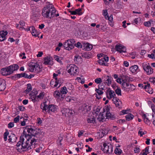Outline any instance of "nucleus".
I'll return each instance as SVG.
<instances>
[{
  "label": "nucleus",
  "instance_id": "obj_1",
  "mask_svg": "<svg viewBox=\"0 0 155 155\" xmlns=\"http://www.w3.org/2000/svg\"><path fill=\"white\" fill-rule=\"evenodd\" d=\"M25 131L23 132V135L20 137L19 141L18 142L16 149L19 152L28 151L35 147V139L34 138H28Z\"/></svg>",
  "mask_w": 155,
  "mask_h": 155
},
{
  "label": "nucleus",
  "instance_id": "obj_2",
  "mask_svg": "<svg viewBox=\"0 0 155 155\" xmlns=\"http://www.w3.org/2000/svg\"><path fill=\"white\" fill-rule=\"evenodd\" d=\"M56 10L52 4L47 3V6L43 8L42 15L44 18L51 19L55 16Z\"/></svg>",
  "mask_w": 155,
  "mask_h": 155
},
{
  "label": "nucleus",
  "instance_id": "obj_3",
  "mask_svg": "<svg viewBox=\"0 0 155 155\" xmlns=\"http://www.w3.org/2000/svg\"><path fill=\"white\" fill-rule=\"evenodd\" d=\"M75 45L78 48H81L82 47V45L79 42H78L75 44V41L74 39H71V40H68L63 44V46L64 49L68 50H70L72 49Z\"/></svg>",
  "mask_w": 155,
  "mask_h": 155
},
{
  "label": "nucleus",
  "instance_id": "obj_4",
  "mask_svg": "<svg viewBox=\"0 0 155 155\" xmlns=\"http://www.w3.org/2000/svg\"><path fill=\"white\" fill-rule=\"evenodd\" d=\"M18 65L15 64L6 68H2L1 70L5 72V74L7 75H10L14 71L18 70Z\"/></svg>",
  "mask_w": 155,
  "mask_h": 155
},
{
  "label": "nucleus",
  "instance_id": "obj_5",
  "mask_svg": "<svg viewBox=\"0 0 155 155\" xmlns=\"http://www.w3.org/2000/svg\"><path fill=\"white\" fill-rule=\"evenodd\" d=\"M67 70L68 73L71 75H76L78 73V68L74 64L68 65Z\"/></svg>",
  "mask_w": 155,
  "mask_h": 155
},
{
  "label": "nucleus",
  "instance_id": "obj_6",
  "mask_svg": "<svg viewBox=\"0 0 155 155\" xmlns=\"http://www.w3.org/2000/svg\"><path fill=\"white\" fill-rule=\"evenodd\" d=\"M29 70L31 72L34 71L37 73L40 71V68L37 63L30 62L28 64Z\"/></svg>",
  "mask_w": 155,
  "mask_h": 155
},
{
  "label": "nucleus",
  "instance_id": "obj_7",
  "mask_svg": "<svg viewBox=\"0 0 155 155\" xmlns=\"http://www.w3.org/2000/svg\"><path fill=\"white\" fill-rule=\"evenodd\" d=\"M91 107V106L89 104H84L79 107V109L80 113L84 114L89 111Z\"/></svg>",
  "mask_w": 155,
  "mask_h": 155
},
{
  "label": "nucleus",
  "instance_id": "obj_8",
  "mask_svg": "<svg viewBox=\"0 0 155 155\" xmlns=\"http://www.w3.org/2000/svg\"><path fill=\"white\" fill-rule=\"evenodd\" d=\"M123 81L122 85L124 90L128 91L130 89L134 90L135 89V86L133 84H130L128 82H125L124 80H123Z\"/></svg>",
  "mask_w": 155,
  "mask_h": 155
},
{
  "label": "nucleus",
  "instance_id": "obj_9",
  "mask_svg": "<svg viewBox=\"0 0 155 155\" xmlns=\"http://www.w3.org/2000/svg\"><path fill=\"white\" fill-rule=\"evenodd\" d=\"M41 134V132L39 130H37V129H34L32 133L31 134H28L27 136L28 138H34L35 139V142H37V140H38L37 137H36L37 135H40Z\"/></svg>",
  "mask_w": 155,
  "mask_h": 155
},
{
  "label": "nucleus",
  "instance_id": "obj_10",
  "mask_svg": "<svg viewBox=\"0 0 155 155\" xmlns=\"http://www.w3.org/2000/svg\"><path fill=\"white\" fill-rule=\"evenodd\" d=\"M52 59V57L50 56H46L44 58V64L45 65H52L53 64Z\"/></svg>",
  "mask_w": 155,
  "mask_h": 155
},
{
  "label": "nucleus",
  "instance_id": "obj_11",
  "mask_svg": "<svg viewBox=\"0 0 155 155\" xmlns=\"http://www.w3.org/2000/svg\"><path fill=\"white\" fill-rule=\"evenodd\" d=\"M115 48L117 51L120 53L122 52H125L126 51L125 47L121 44L116 45L115 46Z\"/></svg>",
  "mask_w": 155,
  "mask_h": 155
},
{
  "label": "nucleus",
  "instance_id": "obj_12",
  "mask_svg": "<svg viewBox=\"0 0 155 155\" xmlns=\"http://www.w3.org/2000/svg\"><path fill=\"white\" fill-rule=\"evenodd\" d=\"M49 107V105H47L46 102H44L43 104L41 105V108L43 110V112L45 114L48 112V113Z\"/></svg>",
  "mask_w": 155,
  "mask_h": 155
},
{
  "label": "nucleus",
  "instance_id": "obj_13",
  "mask_svg": "<svg viewBox=\"0 0 155 155\" xmlns=\"http://www.w3.org/2000/svg\"><path fill=\"white\" fill-rule=\"evenodd\" d=\"M5 88V81L3 79L0 78V91H4Z\"/></svg>",
  "mask_w": 155,
  "mask_h": 155
},
{
  "label": "nucleus",
  "instance_id": "obj_14",
  "mask_svg": "<svg viewBox=\"0 0 155 155\" xmlns=\"http://www.w3.org/2000/svg\"><path fill=\"white\" fill-rule=\"evenodd\" d=\"M8 34V32L4 31H0V41H2L5 39V36Z\"/></svg>",
  "mask_w": 155,
  "mask_h": 155
},
{
  "label": "nucleus",
  "instance_id": "obj_15",
  "mask_svg": "<svg viewBox=\"0 0 155 155\" xmlns=\"http://www.w3.org/2000/svg\"><path fill=\"white\" fill-rule=\"evenodd\" d=\"M105 78L103 82L105 84L109 85L110 84H111V79L112 78L110 76H107L106 77H104Z\"/></svg>",
  "mask_w": 155,
  "mask_h": 155
},
{
  "label": "nucleus",
  "instance_id": "obj_16",
  "mask_svg": "<svg viewBox=\"0 0 155 155\" xmlns=\"http://www.w3.org/2000/svg\"><path fill=\"white\" fill-rule=\"evenodd\" d=\"M8 137L9 139L8 140L9 142L13 143L16 141L17 137L14 134H11L8 136Z\"/></svg>",
  "mask_w": 155,
  "mask_h": 155
},
{
  "label": "nucleus",
  "instance_id": "obj_17",
  "mask_svg": "<svg viewBox=\"0 0 155 155\" xmlns=\"http://www.w3.org/2000/svg\"><path fill=\"white\" fill-rule=\"evenodd\" d=\"M27 77V74H26L25 73H22L19 74H17L15 75L14 76L12 77V78L13 79L16 78V77L17 78H20L21 77H24L25 78H26Z\"/></svg>",
  "mask_w": 155,
  "mask_h": 155
},
{
  "label": "nucleus",
  "instance_id": "obj_18",
  "mask_svg": "<svg viewBox=\"0 0 155 155\" xmlns=\"http://www.w3.org/2000/svg\"><path fill=\"white\" fill-rule=\"evenodd\" d=\"M55 80L56 81L57 84H56L54 85V87H57L58 86V87H59L62 83H63V80L62 78H59L58 79V78H57V79H56Z\"/></svg>",
  "mask_w": 155,
  "mask_h": 155
},
{
  "label": "nucleus",
  "instance_id": "obj_19",
  "mask_svg": "<svg viewBox=\"0 0 155 155\" xmlns=\"http://www.w3.org/2000/svg\"><path fill=\"white\" fill-rule=\"evenodd\" d=\"M48 113H51V112H55L57 110V108L55 106L52 104L49 105Z\"/></svg>",
  "mask_w": 155,
  "mask_h": 155
},
{
  "label": "nucleus",
  "instance_id": "obj_20",
  "mask_svg": "<svg viewBox=\"0 0 155 155\" xmlns=\"http://www.w3.org/2000/svg\"><path fill=\"white\" fill-rule=\"evenodd\" d=\"M130 70L133 73H135L138 71V67L137 65H135L130 67Z\"/></svg>",
  "mask_w": 155,
  "mask_h": 155
},
{
  "label": "nucleus",
  "instance_id": "obj_21",
  "mask_svg": "<svg viewBox=\"0 0 155 155\" xmlns=\"http://www.w3.org/2000/svg\"><path fill=\"white\" fill-rule=\"evenodd\" d=\"M54 58L55 60L57 62L61 64H62V61L64 60V58L62 57L54 55Z\"/></svg>",
  "mask_w": 155,
  "mask_h": 155
},
{
  "label": "nucleus",
  "instance_id": "obj_22",
  "mask_svg": "<svg viewBox=\"0 0 155 155\" xmlns=\"http://www.w3.org/2000/svg\"><path fill=\"white\" fill-rule=\"evenodd\" d=\"M64 113L68 114V115H73L74 114V111L68 108H65L64 109Z\"/></svg>",
  "mask_w": 155,
  "mask_h": 155
},
{
  "label": "nucleus",
  "instance_id": "obj_23",
  "mask_svg": "<svg viewBox=\"0 0 155 155\" xmlns=\"http://www.w3.org/2000/svg\"><path fill=\"white\" fill-rule=\"evenodd\" d=\"M108 94L109 96H108L107 94V98L109 99H111L113 97L116 95L114 92L111 90H110L109 91Z\"/></svg>",
  "mask_w": 155,
  "mask_h": 155
},
{
  "label": "nucleus",
  "instance_id": "obj_24",
  "mask_svg": "<svg viewBox=\"0 0 155 155\" xmlns=\"http://www.w3.org/2000/svg\"><path fill=\"white\" fill-rule=\"evenodd\" d=\"M148 74H150L153 72V69L151 68L150 66H149L146 69L145 71Z\"/></svg>",
  "mask_w": 155,
  "mask_h": 155
},
{
  "label": "nucleus",
  "instance_id": "obj_25",
  "mask_svg": "<svg viewBox=\"0 0 155 155\" xmlns=\"http://www.w3.org/2000/svg\"><path fill=\"white\" fill-rule=\"evenodd\" d=\"M104 148L103 149V151L104 152L107 153L109 151V146H108L106 143L103 144Z\"/></svg>",
  "mask_w": 155,
  "mask_h": 155
},
{
  "label": "nucleus",
  "instance_id": "obj_26",
  "mask_svg": "<svg viewBox=\"0 0 155 155\" xmlns=\"http://www.w3.org/2000/svg\"><path fill=\"white\" fill-rule=\"evenodd\" d=\"M61 96V98H64V97H62V95L60 92L58 91H54V96L55 97H60V96Z\"/></svg>",
  "mask_w": 155,
  "mask_h": 155
},
{
  "label": "nucleus",
  "instance_id": "obj_27",
  "mask_svg": "<svg viewBox=\"0 0 155 155\" xmlns=\"http://www.w3.org/2000/svg\"><path fill=\"white\" fill-rule=\"evenodd\" d=\"M126 120H130L132 119L134 117V116L131 113H129L126 116Z\"/></svg>",
  "mask_w": 155,
  "mask_h": 155
},
{
  "label": "nucleus",
  "instance_id": "obj_28",
  "mask_svg": "<svg viewBox=\"0 0 155 155\" xmlns=\"http://www.w3.org/2000/svg\"><path fill=\"white\" fill-rule=\"evenodd\" d=\"M100 85H98V89L96 88L95 89V91L97 92L98 94L99 95H101L103 93V92L101 90H100L99 89H101L102 90H103V87H101V88L100 87Z\"/></svg>",
  "mask_w": 155,
  "mask_h": 155
},
{
  "label": "nucleus",
  "instance_id": "obj_29",
  "mask_svg": "<svg viewBox=\"0 0 155 155\" xmlns=\"http://www.w3.org/2000/svg\"><path fill=\"white\" fill-rule=\"evenodd\" d=\"M87 121L88 123H94L95 122V118L94 117L88 118L87 119Z\"/></svg>",
  "mask_w": 155,
  "mask_h": 155
},
{
  "label": "nucleus",
  "instance_id": "obj_30",
  "mask_svg": "<svg viewBox=\"0 0 155 155\" xmlns=\"http://www.w3.org/2000/svg\"><path fill=\"white\" fill-rule=\"evenodd\" d=\"M98 62L100 65L108 66L107 64L104 63V59H103V58H102L101 59H99L98 61Z\"/></svg>",
  "mask_w": 155,
  "mask_h": 155
},
{
  "label": "nucleus",
  "instance_id": "obj_31",
  "mask_svg": "<svg viewBox=\"0 0 155 155\" xmlns=\"http://www.w3.org/2000/svg\"><path fill=\"white\" fill-rule=\"evenodd\" d=\"M31 90L32 87L31 86V84H27V88L25 90L26 93H28Z\"/></svg>",
  "mask_w": 155,
  "mask_h": 155
},
{
  "label": "nucleus",
  "instance_id": "obj_32",
  "mask_svg": "<svg viewBox=\"0 0 155 155\" xmlns=\"http://www.w3.org/2000/svg\"><path fill=\"white\" fill-rule=\"evenodd\" d=\"M67 90L66 87H64L61 88V90L60 93L61 94H65L67 93Z\"/></svg>",
  "mask_w": 155,
  "mask_h": 155
},
{
  "label": "nucleus",
  "instance_id": "obj_33",
  "mask_svg": "<svg viewBox=\"0 0 155 155\" xmlns=\"http://www.w3.org/2000/svg\"><path fill=\"white\" fill-rule=\"evenodd\" d=\"M148 147H146L144 150H143L145 151L144 152H143V153H141L140 155H147L149 153L148 152L149 150Z\"/></svg>",
  "mask_w": 155,
  "mask_h": 155
},
{
  "label": "nucleus",
  "instance_id": "obj_34",
  "mask_svg": "<svg viewBox=\"0 0 155 155\" xmlns=\"http://www.w3.org/2000/svg\"><path fill=\"white\" fill-rule=\"evenodd\" d=\"M114 152L116 154L120 155L122 152V150L120 149L116 148Z\"/></svg>",
  "mask_w": 155,
  "mask_h": 155
},
{
  "label": "nucleus",
  "instance_id": "obj_35",
  "mask_svg": "<svg viewBox=\"0 0 155 155\" xmlns=\"http://www.w3.org/2000/svg\"><path fill=\"white\" fill-rule=\"evenodd\" d=\"M115 91L116 93L118 96L121 95V90L118 87H117L116 89L115 90Z\"/></svg>",
  "mask_w": 155,
  "mask_h": 155
},
{
  "label": "nucleus",
  "instance_id": "obj_36",
  "mask_svg": "<svg viewBox=\"0 0 155 155\" xmlns=\"http://www.w3.org/2000/svg\"><path fill=\"white\" fill-rule=\"evenodd\" d=\"M31 33L32 35L35 37L38 36V33L37 32L36 30L35 29V28L34 27V29H32V31H31Z\"/></svg>",
  "mask_w": 155,
  "mask_h": 155
},
{
  "label": "nucleus",
  "instance_id": "obj_37",
  "mask_svg": "<svg viewBox=\"0 0 155 155\" xmlns=\"http://www.w3.org/2000/svg\"><path fill=\"white\" fill-rule=\"evenodd\" d=\"M82 9L81 8H79L77 9H76L75 10V12L77 13V14L79 15H82L83 14L81 12Z\"/></svg>",
  "mask_w": 155,
  "mask_h": 155
},
{
  "label": "nucleus",
  "instance_id": "obj_38",
  "mask_svg": "<svg viewBox=\"0 0 155 155\" xmlns=\"http://www.w3.org/2000/svg\"><path fill=\"white\" fill-rule=\"evenodd\" d=\"M106 117L107 118H114L113 115H112L111 113L109 112L108 111H107L106 113Z\"/></svg>",
  "mask_w": 155,
  "mask_h": 155
},
{
  "label": "nucleus",
  "instance_id": "obj_39",
  "mask_svg": "<svg viewBox=\"0 0 155 155\" xmlns=\"http://www.w3.org/2000/svg\"><path fill=\"white\" fill-rule=\"evenodd\" d=\"M90 54H89L88 53H84L82 55V57L85 58H89L90 57Z\"/></svg>",
  "mask_w": 155,
  "mask_h": 155
},
{
  "label": "nucleus",
  "instance_id": "obj_40",
  "mask_svg": "<svg viewBox=\"0 0 155 155\" xmlns=\"http://www.w3.org/2000/svg\"><path fill=\"white\" fill-rule=\"evenodd\" d=\"M92 46L89 44H87L85 47L86 50L88 51L90 50L92 48Z\"/></svg>",
  "mask_w": 155,
  "mask_h": 155
},
{
  "label": "nucleus",
  "instance_id": "obj_41",
  "mask_svg": "<svg viewBox=\"0 0 155 155\" xmlns=\"http://www.w3.org/2000/svg\"><path fill=\"white\" fill-rule=\"evenodd\" d=\"M56 84H57L56 81L55 80V81H54L52 80L51 81L50 85V86L53 87H54V86Z\"/></svg>",
  "mask_w": 155,
  "mask_h": 155
},
{
  "label": "nucleus",
  "instance_id": "obj_42",
  "mask_svg": "<svg viewBox=\"0 0 155 155\" xmlns=\"http://www.w3.org/2000/svg\"><path fill=\"white\" fill-rule=\"evenodd\" d=\"M94 81L97 84H100L102 82L101 79L100 78H97Z\"/></svg>",
  "mask_w": 155,
  "mask_h": 155
},
{
  "label": "nucleus",
  "instance_id": "obj_43",
  "mask_svg": "<svg viewBox=\"0 0 155 155\" xmlns=\"http://www.w3.org/2000/svg\"><path fill=\"white\" fill-rule=\"evenodd\" d=\"M9 134L8 132V131L5 132L4 134V138L5 141H6L7 140V137Z\"/></svg>",
  "mask_w": 155,
  "mask_h": 155
},
{
  "label": "nucleus",
  "instance_id": "obj_44",
  "mask_svg": "<svg viewBox=\"0 0 155 155\" xmlns=\"http://www.w3.org/2000/svg\"><path fill=\"white\" fill-rule=\"evenodd\" d=\"M144 25L145 26L149 27L151 26V23L150 21L144 22Z\"/></svg>",
  "mask_w": 155,
  "mask_h": 155
},
{
  "label": "nucleus",
  "instance_id": "obj_45",
  "mask_svg": "<svg viewBox=\"0 0 155 155\" xmlns=\"http://www.w3.org/2000/svg\"><path fill=\"white\" fill-rule=\"evenodd\" d=\"M103 15L105 17V18L108 15L107 10L105 9L103 10Z\"/></svg>",
  "mask_w": 155,
  "mask_h": 155
},
{
  "label": "nucleus",
  "instance_id": "obj_46",
  "mask_svg": "<svg viewBox=\"0 0 155 155\" xmlns=\"http://www.w3.org/2000/svg\"><path fill=\"white\" fill-rule=\"evenodd\" d=\"M20 116L19 115L17 116L14 119V122L16 123L18 122L19 120Z\"/></svg>",
  "mask_w": 155,
  "mask_h": 155
},
{
  "label": "nucleus",
  "instance_id": "obj_47",
  "mask_svg": "<svg viewBox=\"0 0 155 155\" xmlns=\"http://www.w3.org/2000/svg\"><path fill=\"white\" fill-rule=\"evenodd\" d=\"M141 129H140V130L138 132V134H140V136L142 137L143 135L144 134H146L147 132L146 131L143 132L142 131L140 130Z\"/></svg>",
  "mask_w": 155,
  "mask_h": 155
},
{
  "label": "nucleus",
  "instance_id": "obj_48",
  "mask_svg": "<svg viewBox=\"0 0 155 155\" xmlns=\"http://www.w3.org/2000/svg\"><path fill=\"white\" fill-rule=\"evenodd\" d=\"M146 91L150 94H152L153 93V91L151 88H150V87H148L147 89L146 90Z\"/></svg>",
  "mask_w": 155,
  "mask_h": 155
},
{
  "label": "nucleus",
  "instance_id": "obj_49",
  "mask_svg": "<svg viewBox=\"0 0 155 155\" xmlns=\"http://www.w3.org/2000/svg\"><path fill=\"white\" fill-rule=\"evenodd\" d=\"M33 129L31 128V127L28 128L27 131L28 132V134H31Z\"/></svg>",
  "mask_w": 155,
  "mask_h": 155
},
{
  "label": "nucleus",
  "instance_id": "obj_50",
  "mask_svg": "<svg viewBox=\"0 0 155 155\" xmlns=\"http://www.w3.org/2000/svg\"><path fill=\"white\" fill-rule=\"evenodd\" d=\"M34 29V27L33 26H31V27H30L28 28H27L26 29H25V30L27 31H30L31 32V31H32V29Z\"/></svg>",
  "mask_w": 155,
  "mask_h": 155
},
{
  "label": "nucleus",
  "instance_id": "obj_51",
  "mask_svg": "<svg viewBox=\"0 0 155 155\" xmlns=\"http://www.w3.org/2000/svg\"><path fill=\"white\" fill-rule=\"evenodd\" d=\"M134 152L135 153H138L140 152V148L138 147H135L134 149Z\"/></svg>",
  "mask_w": 155,
  "mask_h": 155
},
{
  "label": "nucleus",
  "instance_id": "obj_52",
  "mask_svg": "<svg viewBox=\"0 0 155 155\" xmlns=\"http://www.w3.org/2000/svg\"><path fill=\"white\" fill-rule=\"evenodd\" d=\"M14 126V122H10L8 124V127L9 128H11L13 127Z\"/></svg>",
  "mask_w": 155,
  "mask_h": 155
},
{
  "label": "nucleus",
  "instance_id": "obj_53",
  "mask_svg": "<svg viewBox=\"0 0 155 155\" xmlns=\"http://www.w3.org/2000/svg\"><path fill=\"white\" fill-rule=\"evenodd\" d=\"M142 65L143 68V69L145 71L146 70V69L147 68V67L149 66L147 65L146 64L144 63L142 64Z\"/></svg>",
  "mask_w": 155,
  "mask_h": 155
},
{
  "label": "nucleus",
  "instance_id": "obj_54",
  "mask_svg": "<svg viewBox=\"0 0 155 155\" xmlns=\"http://www.w3.org/2000/svg\"><path fill=\"white\" fill-rule=\"evenodd\" d=\"M37 123L39 124H41L42 123V121L40 118H38L37 120Z\"/></svg>",
  "mask_w": 155,
  "mask_h": 155
},
{
  "label": "nucleus",
  "instance_id": "obj_55",
  "mask_svg": "<svg viewBox=\"0 0 155 155\" xmlns=\"http://www.w3.org/2000/svg\"><path fill=\"white\" fill-rule=\"evenodd\" d=\"M18 109L21 111H23L25 109V107L23 106H20L18 107Z\"/></svg>",
  "mask_w": 155,
  "mask_h": 155
},
{
  "label": "nucleus",
  "instance_id": "obj_56",
  "mask_svg": "<svg viewBox=\"0 0 155 155\" xmlns=\"http://www.w3.org/2000/svg\"><path fill=\"white\" fill-rule=\"evenodd\" d=\"M119 99L117 98L116 97H113L112 101H113V102L115 104L117 102H118V101H119Z\"/></svg>",
  "mask_w": 155,
  "mask_h": 155
},
{
  "label": "nucleus",
  "instance_id": "obj_57",
  "mask_svg": "<svg viewBox=\"0 0 155 155\" xmlns=\"http://www.w3.org/2000/svg\"><path fill=\"white\" fill-rule=\"evenodd\" d=\"M148 57L149 58L152 59L155 58V56H154V54H149L148 55Z\"/></svg>",
  "mask_w": 155,
  "mask_h": 155
},
{
  "label": "nucleus",
  "instance_id": "obj_58",
  "mask_svg": "<svg viewBox=\"0 0 155 155\" xmlns=\"http://www.w3.org/2000/svg\"><path fill=\"white\" fill-rule=\"evenodd\" d=\"M44 95V93H41L39 95H38L37 97L38 98H41L42 97H43Z\"/></svg>",
  "mask_w": 155,
  "mask_h": 155
},
{
  "label": "nucleus",
  "instance_id": "obj_59",
  "mask_svg": "<svg viewBox=\"0 0 155 155\" xmlns=\"http://www.w3.org/2000/svg\"><path fill=\"white\" fill-rule=\"evenodd\" d=\"M106 19H107L109 20V21H111L113 20V17H110L109 16V15H107V16L105 18Z\"/></svg>",
  "mask_w": 155,
  "mask_h": 155
},
{
  "label": "nucleus",
  "instance_id": "obj_60",
  "mask_svg": "<svg viewBox=\"0 0 155 155\" xmlns=\"http://www.w3.org/2000/svg\"><path fill=\"white\" fill-rule=\"evenodd\" d=\"M43 54V52L42 51H39L37 55V57H41L42 55Z\"/></svg>",
  "mask_w": 155,
  "mask_h": 155
},
{
  "label": "nucleus",
  "instance_id": "obj_61",
  "mask_svg": "<svg viewBox=\"0 0 155 155\" xmlns=\"http://www.w3.org/2000/svg\"><path fill=\"white\" fill-rule=\"evenodd\" d=\"M144 121L145 122V123H146L147 124H150V121L149 120L148 118H147L146 119L144 120Z\"/></svg>",
  "mask_w": 155,
  "mask_h": 155
},
{
  "label": "nucleus",
  "instance_id": "obj_62",
  "mask_svg": "<svg viewBox=\"0 0 155 155\" xmlns=\"http://www.w3.org/2000/svg\"><path fill=\"white\" fill-rule=\"evenodd\" d=\"M19 24L22 26H24L25 25V23L23 21H20L19 22Z\"/></svg>",
  "mask_w": 155,
  "mask_h": 155
},
{
  "label": "nucleus",
  "instance_id": "obj_63",
  "mask_svg": "<svg viewBox=\"0 0 155 155\" xmlns=\"http://www.w3.org/2000/svg\"><path fill=\"white\" fill-rule=\"evenodd\" d=\"M121 104V101L119 100V101H118L116 103H115V104L116 105V106L117 107H119L120 104Z\"/></svg>",
  "mask_w": 155,
  "mask_h": 155
},
{
  "label": "nucleus",
  "instance_id": "obj_64",
  "mask_svg": "<svg viewBox=\"0 0 155 155\" xmlns=\"http://www.w3.org/2000/svg\"><path fill=\"white\" fill-rule=\"evenodd\" d=\"M150 81L153 84L155 83V79H153V77L152 78H150Z\"/></svg>",
  "mask_w": 155,
  "mask_h": 155
}]
</instances>
